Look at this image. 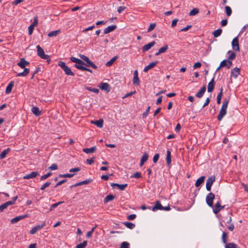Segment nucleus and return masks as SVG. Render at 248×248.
Returning a JSON list of instances; mask_svg holds the SVG:
<instances>
[{
    "mask_svg": "<svg viewBox=\"0 0 248 248\" xmlns=\"http://www.w3.org/2000/svg\"><path fill=\"white\" fill-rule=\"evenodd\" d=\"M120 248H130V245L127 242H123L121 245Z\"/></svg>",
    "mask_w": 248,
    "mask_h": 248,
    "instance_id": "49",
    "label": "nucleus"
},
{
    "mask_svg": "<svg viewBox=\"0 0 248 248\" xmlns=\"http://www.w3.org/2000/svg\"><path fill=\"white\" fill-rule=\"evenodd\" d=\"M31 112L36 116H39L41 114V111H40L38 107H34L31 108Z\"/></svg>",
    "mask_w": 248,
    "mask_h": 248,
    "instance_id": "23",
    "label": "nucleus"
},
{
    "mask_svg": "<svg viewBox=\"0 0 248 248\" xmlns=\"http://www.w3.org/2000/svg\"><path fill=\"white\" fill-rule=\"evenodd\" d=\"M201 65L202 64L200 62H197L194 64L193 67L194 69L200 68L201 67Z\"/></svg>",
    "mask_w": 248,
    "mask_h": 248,
    "instance_id": "63",
    "label": "nucleus"
},
{
    "mask_svg": "<svg viewBox=\"0 0 248 248\" xmlns=\"http://www.w3.org/2000/svg\"><path fill=\"white\" fill-rule=\"evenodd\" d=\"M86 89L88 90V91L93 92L95 93H98L99 92V90L96 88H92L91 87H87Z\"/></svg>",
    "mask_w": 248,
    "mask_h": 248,
    "instance_id": "52",
    "label": "nucleus"
},
{
    "mask_svg": "<svg viewBox=\"0 0 248 248\" xmlns=\"http://www.w3.org/2000/svg\"><path fill=\"white\" fill-rule=\"evenodd\" d=\"M98 87L101 90L106 91L107 92H109L110 91V85L108 83L102 82L99 84Z\"/></svg>",
    "mask_w": 248,
    "mask_h": 248,
    "instance_id": "11",
    "label": "nucleus"
},
{
    "mask_svg": "<svg viewBox=\"0 0 248 248\" xmlns=\"http://www.w3.org/2000/svg\"><path fill=\"white\" fill-rule=\"evenodd\" d=\"M225 248H237V246L233 243H230L225 244Z\"/></svg>",
    "mask_w": 248,
    "mask_h": 248,
    "instance_id": "39",
    "label": "nucleus"
},
{
    "mask_svg": "<svg viewBox=\"0 0 248 248\" xmlns=\"http://www.w3.org/2000/svg\"><path fill=\"white\" fill-rule=\"evenodd\" d=\"M141 177V173L139 172H136L133 176H131V177H134L136 178H139Z\"/></svg>",
    "mask_w": 248,
    "mask_h": 248,
    "instance_id": "60",
    "label": "nucleus"
},
{
    "mask_svg": "<svg viewBox=\"0 0 248 248\" xmlns=\"http://www.w3.org/2000/svg\"><path fill=\"white\" fill-rule=\"evenodd\" d=\"M199 13V10L198 8H193L189 13V15L190 16H193Z\"/></svg>",
    "mask_w": 248,
    "mask_h": 248,
    "instance_id": "38",
    "label": "nucleus"
},
{
    "mask_svg": "<svg viewBox=\"0 0 248 248\" xmlns=\"http://www.w3.org/2000/svg\"><path fill=\"white\" fill-rule=\"evenodd\" d=\"M228 53H231V54H230V55L228 57V60L229 61L235 59V58L236 57V54H235V53L232 52L231 51H229Z\"/></svg>",
    "mask_w": 248,
    "mask_h": 248,
    "instance_id": "50",
    "label": "nucleus"
},
{
    "mask_svg": "<svg viewBox=\"0 0 248 248\" xmlns=\"http://www.w3.org/2000/svg\"><path fill=\"white\" fill-rule=\"evenodd\" d=\"M117 58V56H115V57H113L112 58H111L110 60V61L107 62L106 65L107 66H110L114 63V62L116 61Z\"/></svg>",
    "mask_w": 248,
    "mask_h": 248,
    "instance_id": "35",
    "label": "nucleus"
},
{
    "mask_svg": "<svg viewBox=\"0 0 248 248\" xmlns=\"http://www.w3.org/2000/svg\"><path fill=\"white\" fill-rule=\"evenodd\" d=\"M92 181V179H88V180H86L80 182V186L83 185H88V184H90V183H91Z\"/></svg>",
    "mask_w": 248,
    "mask_h": 248,
    "instance_id": "55",
    "label": "nucleus"
},
{
    "mask_svg": "<svg viewBox=\"0 0 248 248\" xmlns=\"http://www.w3.org/2000/svg\"><path fill=\"white\" fill-rule=\"evenodd\" d=\"M58 65L60 66L62 70L64 71L65 74L67 75L74 76V74L71 71V69L65 65V62L62 61H59Z\"/></svg>",
    "mask_w": 248,
    "mask_h": 248,
    "instance_id": "4",
    "label": "nucleus"
},
{
    "mask_svg": "<svg viewBox=\"0 0 248 248\" xmlns=\"http://www.w3.org/2000/svg\"><path fill=\"white\" fill-rule=\"evenodd\" d=\"M37 48V55L42 59L46 60V62L48 63H49L50 61V57L45 54L44 50L41 48V47L38 45L36 46Z\"/></svg>",
    "mask_w": 248,
    "mask_h": 248,
    "instance_id": "3",
    "label": "nucleus"
},
{
    "mask_svg": "<svg viewBox=\"0 0 248 248\" xmlns=\"http://www.w3.org/2000/svg\"><path fill=\"white\" fill-rule=\"evenodd\" d=\"M133 83L134 85H140V79L138 77V72L137 70H135L134 72V77L133 79Z\"/></svg>",
    "mask_w": 248,
    "mask_h": 248,
    "instance_id": "14",
    "label": "nucleus"
},
{
    "mask_svg": "<svg viewBox=\"0 0 248 248\" xmlns=\"http://www.w3.org/2000/svg\"><path fill=\"white\" fill-rule=\"evenodd\" d=\"M215 181V177L214 176H211L207 179L206 184V188L207 191H211V186Z\"/></svg>",
    "mask_w": 248,
    "mask_h": 248,
    "instance_id": "7",
    "label": "nucleus"
},
{
    "mask_svg": "<svg viewBox=\"0 0 248 248\" xmlns=\"http://www.w3.org/2000/svg\"><path fill=\"white\" fill-rule=\"evenodd\" d=\"M215 81L214 78H213L208 84L207 91L208 92H212L214 89Z\"/></svg>",
    "mask_w": 248,
    "mask_h": 248,
    "instance_id": "16",
    "label": "nucleus"
},
{
    "mask_svg": "<svg viewBox=\"0 0 248 248\" xmlns=\"http://www.w3.org/2000/svg\"><path fill=\"white\" fill-rule=\"evenodd\" d=\"M30 64V63L27 62L24 58H21L17 65L22 69H24L22 72L19 73L17 74V77H25L27 76L30 73V69L25 68L26 66Z\"/></svg>",
    "mask_w": 248,
    "mask_h": 248,
    "instance_id": "1",
    "label": "nucleus"
},
{
    "mask_svg": "<svg viewBox=\"0 0 248 248\" xmlns=\"http://www.w3.org/2000/svg\"><path fill=\"white\" fill-rule=\"evenodd\" d=\"M74 174H59V176L61 178H71L74 176Z\"/></svg>",
    "mask_w": 248,
    "mask_h": 248,
    "instance_id": "48",
    "label": "nucleus"
},
{
    "mask_svg": "<svg viewBox=\"0 0 248 248\" xmlns=\"http://www.w3.org/2000/svg\"><path fill=\"white\" fill-rule=\"evenodd\" d=\"M17 196H15L13 198V201L7 202L0 206V212H2L8 206L14 204L15 201L17 200Z\"/></svg>",
    "mask_w": 248,
    "mask_h": 248,
    "instance_id": "5",
    "label": "nucleus"
},
{
    "mask_svg": "<svg viewBox=\"0 0 248 248\" xmlns=\"http://www.w3.org/2000/svg\"><path fill=\"white\" fill-rule=\"evenodd\" d=\"M155 26H156V24L155 23L151 24L150 25L149 28L147 29V32H150L151 31L153 30L154 29V28H155Z\"/></svg>",
    "mask_w": 248,
    "mask_h": 248,
    "instance_id": "54",
    "label": "nucleus"
},
{
    "mask_svg": "<svg viewBox=\"0 0 248 248\" xmlns=\"http://www.w3.org/2000/svg\"><path fill=\"white\" fill-rule=\"evenodd\" d=\"M228 103V100H226L223 102L221 108L217 116V119L218 121H221L223 117L226 114Z\"/></svg>",
    "mask_w": 248,
    "mask_h": 248,
    "instance_id": "2",
    "label": "nucleus"
},
{
    "mask_svg": "<svg viewBox=\"0 0 248 248\" xmlns=\"http://www.w3.org/2000/svg\"><path fill=\"white\" fill-rule=\"evenodd\" d=\"M159 157V155L158 154H155L153 157V162L154 163H156L157 161V160H158Z\"/></svg>",
    "mask_w": 248,
    "mask_h": 248,
    "instance_id": "62",
    "label": "nucleus"
},
{
    "mask_svg": "<svg viewBox=\"0 0 248 248\" xmlns=\"http://www.w3.org/2000/svg\"><path fill=\"white\" fill-rule=\"evenodd\" d=\"M9 151H10V149H9V148L3 150L1 152V153L0 154V159H3V158H5L6 155L9 153Z\"/></svg>",
    "mask_w": 248,
    "mask_h": 248,
    "instance_id": "34",
    "label": "nucleus"
},
{
    "mask_svg": "<svg viewBox=\"0 0 248 248\" xmlns=\"http://www.w3.org/2000/svg\"><path fill=\"white\" fill-rule=\"evenodd\" d=\"M155 44V41H152L148 44L145 45L142 48V50L144 51H147L149 50L152 47H153Z\"/></svg>",
    "mask_w": 248,
    "mask_h": 248,
    "instance_id": "15",
    "label": "nucleus"
},
{
    "mask_svg": "<svg viewBox=\"0 0 248 248\" xmlns=\"http://www.w3.org/2000/svg\"><path fill=\"white\" fill-rule=\"evenodd\" d=\"M87 245V241H84L82 243L76 246V248H84Z\"/></svg>",
    "mask_w": 248,
    "mask_h": 248,
    "instance_id": "42",
    "label": "nucleus"
},
{
    "mask_svg": "<svg viewBox=\"0 0 248 248\" xmlns=\"http://www.w3.org/2000/svg\"><path fill=\"white\" fill-rule=\"evenodd\" d=\"M117 28L116 25H112L108 27L107 28L105 29L104 30V34H108L114 30H115Z\"/></svg>",
    "mask_w": 248,
    "mask_h": 248,
    "instance_id": "19",
    "label": "nucleus"
},
{
    "mask_svg": "<svg viewBox=\"0 0 248 248\" xmlns=\"http://www.w3.org/2000/svg\"><path fill=\"white\" fill-rule=\"evenodd\" d=\"M111 186L113 188H117L120 190H124L125 188L127 186V184H118L116 183H111Z\"/></svg>",
    "mask_w": 248,
    "mask_h": 248,
    "instance_id": "10",
    "label": "nucleus"
},
{
    "mask_svg": "<svg viewBox=\"0 0 248 248\" xmlns=\"http://www.w3.org/2000/svg\"><path fill=\"white\" fill-rule=\"evenodd\" d=\"M225 13L228 16H230L232 13V10L231 7L229 6L225 7Z\"/></svg>",
    "mask_w": 248,
    "mask_h": 248,
    "instance_id": "40",
    "label": "nucleus"
},
{
    "mask_svg": "<svg viewBox=\"0 0 248 248\" xmlns=\"http://www.w3.org/2000/svg\"><path fill=\"white\" fill-rule=\"evenodd\" d=\"M51 175V173L48 172L46 174L41 176V177H40V180L41 181L44 180L46 179V178H47L48 177H49Z\"/></svg>",
    "mask_w": 248,
    "mask_h": 248,
    "instance_id": "51",
    "label": "nucleus"
},
{
    "mask_svg": "<svg viewBox=\"0 0 248 248\" xmlns=\"http://www.w3.org/2000/svg\"><path fill=\"white\" fill-rule=\"evenodd\" d=\"M96 147L95 146H93L90 148H84L83 149V151L86 154H90L94 153Z\"/></svg>",
    "mask_w": 248,
    "mask_h": 248,
    "instance_id": "28",
    "label": "nucleus"
},
{
    "mask_svg": "<svg viewBox=\"0 0 248 248\" xmlns=\"http://www.w3.org/2000/svg\"><path fill=\"white\" fill-rule=\"evenodd\" d=\"M224 206H222L220 204V201H218L215 205V206H213V212L217 214L221 209L224 208Z\"/></svg>",
    "mask_w": 248,
    "mask_h": 248,
    "instance_id": "9",
    "label": "nucleus"
},
{
    "mask_svg": "<svg viewBox=\"0 0 248 248\" xmlns=\"http://www.w3.org/2000/svg\"><path fill=\"white\" fill-rule=\"evenodd\" d=\"M205 177L204 176H201L198 178L195 183V186L199 187L202 184L204 181Z\"/></svg>",
    "mask_w": 248,
    "mask_h": 248,
    "instance_id": "26",
    "label": "nucleus"
},
{
    "mask_svg": "<svg viewBox=\"0 0 248 248\" xmlns=\"http://www.w3.org/2000/svg\"><path fill=\"white\" fill-rule=\"evenodd\" d=\"M240 74V69L238 68H235L232 69L231 72L232 76L234 77V78H237L238 76Z\"/></svg>",
    "mask_w": 248,
    "mask_h": 248,
    "instance_id": "22",
    "label": "nucleus"
},
{
    "mask_svg": "<svg viewBox=\"0 0 248 248\" xmlns=\"http://www.w3.org/2000/svg\"><path fill=\"white\" fill-rule=\"evenodd\" d=\"M136 217V215L135 214H131L127 217V219L128 220H132L135 219Z\"/></svg>",
    "mask_w": 248,
    "mask_h": 248,
    "instance_id": "64",
    "label": "nucleus"
},
{
    "mask_svg": "<svg viewBox=\"0 0 248 248\" xmlns=\"http://www.w3.org/2000/svg\"><path fill=\"white\" fill-rule=\"evenodd\" d=\"M28 217V215L27 214H25L23 215H21L19 216L13 218L12 219H11V223L15 224V223L17 222L18 221H19V220L23 219Z\"/></svg>",
    "mask_w": 248,
    "mask_h": 248,
    "instance_id": "13",
    "label": "nucleus"
},
{
    "mask_svg": "<svg viewBox=\"0 0 248 248\" xmlns=\"http://www.w3.org/2000/svg\"><path fill=\"white\" fill-rule=\"evenodd\" d=\"M163 208V206L161 205L160 202L157 201L156 202L155 205L153 207L152 210L153 211H155L157 210H162Z\"/></svg>",
    "mask_w": 248,
    "mask_h": 248,
    "instance_id": "20",
    "label": "nucleus"
},
{
    "mask_svg": "<svg viewBox=\"0 0 248 248\" xmlns=\"http://www.w3.org/2000/svg\"><path fill=\"white\" fill-rule=\"evenodd\" d=\"M97 226L95 225L94 227H93L92 230L88 232L87 233V234H86V237L87 238H90L92 235V234L93 233V232L94 231V230L95 229V228H96Z\"/></svg>",
    "mask_w": 248,
    "mask_h": 248,
    "instance_id": "44",
    "label": "nucleus"
},
{
    "mask_svg": "<svg viewBox=\"0 0 248 248\" xmlns=\"http://www.w3.org/2000/svg\"><path fill=\"white\" fill-rule=\"evenodd\" d=\"M232 46L233 50L239 51L240 48L239 46V39L238 37L236 36L232 41Z\"/></svg>",
    "mask_w": 248,
    "mask_h": 248,
    "instance_id": "8",
    "label": "nucleus"
},
{
    "mask_svg": "<svg viewBox=\"0 0 248 248\" xmlns=\"http://www.w3.org/2000/svg\"><path fill=\"white\" fill-rule=\"evenodd\" d=\"M48 169L53 170H56L58 169V166L56 164L54 163L52 164L49 168Z\"/></svg>",
    "mask_w": 248,
    "mask_h": 248,
    "instance_id": "56",
    "label": "nucleus"
},
{
    "mask_svg": "<svg viewBox=\"0 0 248 248\" xmlns=\"http://www.w3.org/2000/svg\"><path fill=\"white\" fill-rule=\"evenodd\" d=\"M157 62H158L157 61H155V62H152L150 63L149 65H148L144 68L143 71L144 72H147L148 71V70H149L150 69H151L154 68L155 66L156 65V64H157Z\"/></svg>",
    "mask_w": 248,
    "mask_h": 248,
    "instance_id": "18",
    "label": "nucleus"
},
{
    "mask_svg": "<svg viewBox=\"0 0 248 248\" xmlns=\"http://www.w3.org/2000/svg\"><path fill=\"white\" fill-rule=\"evenodd\" d=\"M222 96V89H221L220 93L217 96V103L219 104L221 102V97Z\"/></svg>",
    "mask_w": 248,
    "mask_h": 248,
    "instance_id": "47",
    "label": "nucleus"
},
{
    "mask_svg": "<svg viewBox=\"0 0 248 248\" xmlns=\"http://www.w3.org/2000/svg\"><path fill=\"white\" fill-rule=\"evenodd\" d=\"M124 224L127 228L130 229H132L135 227V225L131 222H126Z\"/></svg>",
    "mask_w": 248,
    "mask_h": 248,
    "instance_id": "43",
    "label": "nucleus"
},
{
    "mask_svg": "<svg viewBox=\"0 0 248 248\" xmlns=\"http://www.w3.org/2000/svg\"><path fill=\"white\" fill-rule=\"evenodd\" d=\"M171 153L170 150H168L167 151V156H166V162L167 164L169 165L171 163Z\"/></svg>",
    "mask_w": 248,
    "mask_h": 248,
    "instance_id": "32",
    "label": "nucleus"
},
{
    "mask_svg": "<svg viewBox=\"0 0 248 248\" xmlns=\"http://www.w3.org/2000/svg\"><path fill=\"white\" fill-rule=\"evenodd\" d=\"M51 183L49 182H47L45 183L40 188L42 190H44L46 188L49 186L50 185Z\"/></svg>",
    "mask_w": 248,
    "mask_h": 248,
    "instance_id": "53",
    "label": "nucleus"
},
{
    "mask_svg": "<svg viewBox=\"0 0 248 248\" xmlns=\"http://www.w3.org/2000/svg\"><path fill=\"white\" fill-rule=\"evenodd\" d=\"M70 59L72 62L76 63V64H84V62L81 60L74 57H70Z\"/></svg>",
    "mask_w": 248,
    "mask_h": 248,
    "instance_id": "30",
    "label": "nucleus"
},
{
    "mask_svg": "<svg viewBox=\"0 0 248 248\" xmlns=\"http://www.w3.org/2000/svg\"><path fill=\"white\" fill-rule=\"evenodd\" d=\"M40 228L38 226V225H36V226L33 227L31 230L30 231V233L31 234H35L38 231L40 230Z\"/></svg>",
    "mask_w": 248,
    "mask_h": 248,
    "instance_id": "36",
    "label": "nucleus"
},
{
    "mask_svg": "<svg viewBox=\"0 0 248 248\" xmlns=\"http://www.w3.org/2000/svg\"><path fill=\"white\" fill-rule=\"evenodd\" d=\"M136 93V91L131 92L129 93H126L124 97H123V98L124 99L126 97H128L129 96H130L131 95L135 94Z\"/></svg>",
    "mask_w": 248,
    "mask_h": 248,
    "instance_id": "59",
    "label": "nucleus"
},
{
    "mask_svg": "<svg viewBox=\"0 0 248 248\" xmlns=\"http://www.w3.org/2000/svg\"><path fill=\"white\" fill-rule=\"evenodd\" d=\"M222 33V30L220 29H217L216 31H215L213 32V34L215 37H217L219 36Z\"/></svg>",
    "mask_w": 248,
    "mask_h": 248,
    "instance_id": "37",
    "label": "nucleus"
},
{
    "mask_svg": "<svg viewBox=\"0 0 248 248\" xmlns=\"http://www.w3.org/2000/svg\"><path fill=\"white\" fill-rule=\"evenodd\" d=\"M91 123L95 124L99 128H102L103 125V120L102 119H100L96 121H92Z\"/></svg>",
    "mask_w": 248,
    "mask_h": 248,
    "instance_id": "29",
    "label": "nucleus"
},
{
    "mask_svg": "<svg viewBox=\"0 0 248 248\" xmlns=\"http://www.w3.org/2000/svg\"><path fill=\"white\" fill-rule=\"evenodd\" d=\"M80 170V168L79 167L74 168L70 169L69 171L70 172H78Z\"/></svg>",
    "mask_w": 248,
    "mask_h": 248,
    "instance_id": "61",
    "label": "nucleus"
},
{
    "mask_svg": "<svg viewBox=\"0 0 248 248\" xmlns=\"http://www.w3.org/2000/svg\"><path fill=\"white\" fill-rule=\"evenodd\" d=\"M60 32V30L53 31L48 33V36L49 37H55L57 36L58 34H59Z\"/></svg>",
    "mask_w": 248,
    "mask_h": 248,
    "instance_id": "27",
    "label": "nucleus"
},
{
    "mask_svg": "<svg viewBox=\"0 0 248 248\" xmlns=\"http://www.w3.org/2000/svg\"><path fill=\"white\" fill-rule=\"evenodd\" d=\"M114 199V196L112 195H108L106 196L104 199V202L106 203L109 201H112Z\"/></svg>",
    "mask_w": 248,
    "mask_h": 248,
    "instance_id": "41",
    "label": "nucleus"
},
{
    "mask_svg": "<svg viewBox=\"0 0 248 248\" xmlns=\"http://www.w3.org/2000/svg\"><path fill=\"white\" fill-rule=\"evenodd\" d=\"M62 203H63V202H59L57 203L52 204L49 208V211H51L53 210L55 208L57 207L59 205Z\"/></svg>",
    "mask_w": 248,
    "mask_h": 248,
    "instance_id": "45",
    "label": "nucleus"
},
{
    "mask_svg": "<svg viewBox=\"0 0 248 248\" xmlns=\"http://www.w3.org/2000/svg\"><path fill=\"white\" fill-rule=\"evenodd\" d=\"M215 194L213 193H209L206 197V202L207 205L211 207H213V200L215 199Z\"/></svg>",
    "mask_w": 248,
    "mask_h": 248,
    "instance_id": "6",
    "label": "nucleus"
},
{
    "mask_svg": "<svg viewBox=\"0 0 248 248\" xmlns=\"http://www.w3.org/2000/svg\"><path fill=\"white\" fill-rule=\"evenodd\" d=\"M148 155L147 153H144L143 155L141 157L140 166H142L144 163L148 160Z\"/></svg>",
    "mask_w": 248,
    "mask_h": 248,
    "instance_id": "25",
    "label": "nucleus"
},
{
    "mask_svg": "<svg viewBox=\"0 0 248 248\" xmlns=\"http://www.w3.org/2000/svg\"><path fill=\"white\" fill-rule=\"evenodd\" d=\"M14 86V83L13 82H11L7 86L5 90V93L6 94H9L10 93H11L12 89Z\"/></svg>",
    "mask_w": 248,
    "mask_h": 248,
    "instance_id": "33",
    "label": "nucleus"
},
{
    "mask_svg": "<svg viewBox=\"0 0 248 248\" xmlns=\"http://www.w3.org/2000/svg\"><path fill=\"white\" fill-rule=\"evenodd\" d=\"M232 64V62L231 61L224 60L220 62V67H227L229 68Z\"/></svg>",
    "mask_w": 248,
    "mask_h": 248,
    "instance_id": "17",
    "label": "nucleus"
},
{
    "mask_svg": "<svg viewBox=\"0 0 248 248\" xmlns=\"http://www.w3.org/2000/svg\"><path fill=\"white\" fill-rule=\"evenodd\" d=\"M227 234L226 232H223L222 233V242L224 244H227Z\"/></svg>",
    "mask_w": 248,
    "mask_h": 248,
    "instance_id": "46",
    "label": "nucleus"
},
{
    "mask_svg": "<svg viewBox=\"0 0 248 248\" xmlns=\"http://www.w3.org/2000/svg\"><path fill=\"white\" fill-rule=\"evenodd\" d=\"M34 27H33V26H32L31 25L29 27H28V31H29V35H31L32 34V32H33V31L34 30Z\"/></svg>",
    "mask_w": 248,
    "mask_h": 248,
    "instance_id": "57",
    "label": "nucleus"
},
{
    "mask_svg": "<svg viewBox=\"0 0 248 248\" xmlns=\"http://www.w3.org/2000/svg\"><path fill=\"white\" fill-rule=\"evenodd\" d=\"M39 175V173L38 171H32L29 174H27L23 176V178L24 179H33L36 177L37 176Z\"/></svg>",
    "mask_w": 248,
    "mask_h": 248,
    "instance_id": "12",
    "label": "nucleus"
},
{
    "mask_svg": "<svg viewBox=\"0 0 248 248\" xmlns=\"http://www.w3.org/2000/svg\"><path fill=\"white\" fill-rule=\"evenodd\" d=\"M37 24H38V18H37V16H35L33 18V22L31 25L35 27V26H36L37 25Z\"/></svg>",
    "mask_w": 248,
    "mask_h": 248,
    "instance_id": "58",
    "label": "nucleus"
},
{
    "mask_svg": "<svg viewBox=\"0 0 248 248\" xmlns=\"http://www.w3.org/2000/svg\"><path fill=\"white\" fill-rule=\"evenodd\" d=\"M206 91L205 86H203L200 90L196 93V96L198 98L202 97Z\"/></svg>",
    "mask_w": 248,
    "mask_h": 248,
    "instance_id": "21",
    "label": "nucleus"
},
{
    "mask_svg": "<svg viewBox=\"0 0 248 248\" xmlns=\"http://www.w3.org/2000/svg\"><path fill=\"white\" fill-rule=\"evenodd\" d=\"M87 64H85L84 65L88 66V67H92L94 69H96L97 68V67L96 65H95L93 62L91 61L89 59L86 61Z\"/></svg>",
    "mask_w": 248,
    "mask_h": 248,
    "instance_id": "31",
    "label": "nucleus"
},
{
    "mask_svg": "<svg viewBox=\"0 0 248 248\" xmlns=\"http://www.w3.org/2000/svg\"><path fill=\"white\" fill-rule=\"evenodd\" d=\"M168 49V46L167 45L164 46L159 49L158 52L155 54V56H158L161 53H164Z\"/></svg>",
    "mask_w": 248,
    "mask_h": 248,
    "instance_id": "24",
    "label": "nucleus"
}]
</instances>
